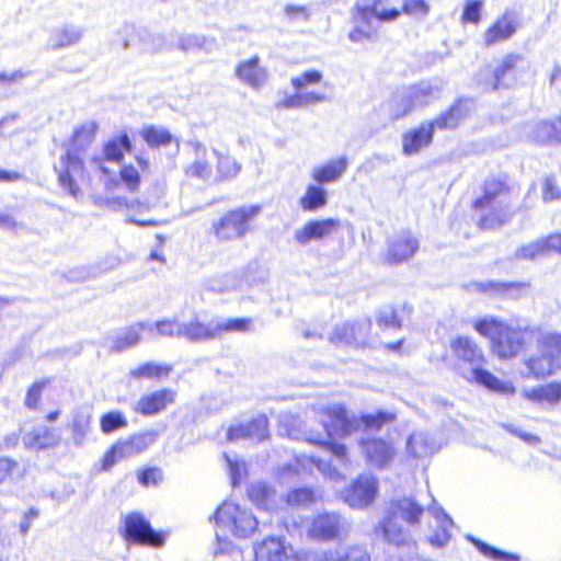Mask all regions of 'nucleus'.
<instances>
[{"label":"nucleus","instance_id":"obj_1","mask_svg":"<svg viewBox=\"0 0 561 561\" xmlns=\"http://www.w3.org/2000/svg\"><path fill=\"white\" fill-rule=\"evenodd\" d=\"M513 187L506 174H492L480 184V194L470 203L478 215L476 227L480 231H495L507 225L516 214L510 198Z\"/></svg>","mask_w":561,"mask_h":561},{"label":"nucleus","instance_id":"obj_2","mask_svg":"<svg viewBox=\"0 0 561 561\" xmlns=\"http://www.w3.org/2000/svg\"><path fill=\"white\" fill-rule=\"evenodd\" d=\"M472 328L489 342L490 352L500 360H508L522 354L527 346V337L539 331L535 327L513 325L497 317L477 319Z\"/></svg>","mask_w":561,"mask_h":561},{"label":"nucleus","instance_id":"obj_3","mask_svg":"<svg viewBox=\"0 0 561 561\" xmlns=\"http://www.w3.org/2000/svg\"><path fill=\"white\" fill-rule=\"evenodd\" d=\"M424 506L411 496L391 499L380 519L374 526V534L383 541L403 547L412 542L409 530L404 527L417 526L424 514Z\"/></svg>","mask_w":561,"mask_h":561},{"label":"nucleus","instance_id":"obj_4","mask_svg":"<svg viewBox=\"0 0 561 561\" xmlns=\"http://www.w3.org/2000/svg\"><path fill=\"white\" fill-rule=\"evenodd\" d=\"M457 368H469L472 379L485 389L502 396H514L516 388L484 368L486 356L479 343L469 335H457L449 343Z\"/></svg>","mask_w":561,"mask_h":561},{"label":"nucleus","instance_id":"obj_5","mask_svg":"<svg viewBox=\"0 0 561 561\" xmlns=\"http://www.w3.org/2000/svg\"><path fill=\"white\" fill-rule=\"evenodd\" d=\"M538 353L524 358L527 375L534 379H543L561 370V332L540 333L536 340Z\"/></svg>","mask_w":561,"mask_h":561},{"label":"nucleus","instance_id":"obj_6","mask_svg":"<svg viewBox=\"0 0 561 561\" xmlns=\"http://www.w3.org/2000/svg\"><path fill=\"white\" fill-rule=\"evenodd\" d=\"M350 530L345 515L339 511L322 510L309 518L306 536L317 543L341 542L347 538Z\"/></svg>","mask_w":561,"mask_h":561},{"label":"nucleus","instance_id":"obj_7","mask_svg":"<svg viewBox=\"0 0 561 561\" xmlns=\"http://www.w3.org/2000/svg\"><path fill=\"white\" fill-rule=\"evenodd\" d=\"M261 210V205L232 208L213 222L211 233L219 242L241 239L250 230L251 220Z\"/></svg>","mask_w":561,"mask_h":561},{"label":"nucleus","instance_id":"obj_8","mask_svg":"<svg viewBox=\"0 0 561 561\" xmlns=\"http://www.w3.org/2000/svg\"><path fill=\"white\" fill-rule=\"evenodd\" d=\"M55 172L60 187L72 196H78L82 192V187L91 181L84 158L73 150H65Z\"/></svg>","mask_w":561,"mask_h":561},{"label":"nucleus","instance_id":"obj_9","mask_svg":"<svg viewBox=\"0 0 561 561\" xmlns=\"http://www.w3.org/2000/svg\"><path fill=\"white\" fill-rule=\"evenodd\" d=\"M213 518L217 525L230 528L238 538H248L259 528V520L251 511L230 500L224 501L216 508Z\"/></svg>","mask_w":561,"mask_h":561},{"label":"nucleus","instance_id":"obj_10","mask_svg":"<svg viewBox=\"0 0 561 561\" xmlns=\"http://www.w3.org/2000/svg\"><path fill=\"white\" fill-rule=\"evenodd\" d=\"M119 534L126 542L139 546L161 548L165 543V534L154 530L139 512H130L124 516Z\"/></svg>","mask_w":561,"mask_h":561},{"label":"nucleus","instance_id":"obj_11","mask_svg":"<svg viewBox=\"0 0 561 561\" xmlns=\"http://www.w3.org/2000/svg\"><path fill=\"white\" fill-rule=\"evenodd\" d=\"M383 0H374L371 5L359 7L356 13L359 19L366 20L369 15H374L380 22H389L397 20L401 14L411 18H424L431 11V5L426 0H403L401 9L391 8L379 10Z\"/></svg>","mask_w":561,"mask_h":561},{"label":"nucleus","instance_id":"obj_12","mask_svg":"<svg viewBox=\"0 0 561 561\" xmlns=\"http://www.w3.org/2000/svg\"><path fill=\"white\" fill-rule=\"evenodd\" d=\"M419 249L417 237L409 229L401 230L387 239L381 260L388 265H400L410 261Z\"/></svg>","mask_w":561,"mask_h":561},{"label":"nucleus","instance_id":"obj_13","mask_svg":"<svg viewBox=\"0 0 561 561\" xmlns=\"http://www.w3.org/2000/svg\"><path fill=\"white\" fill-rule=\"evenodd\" d=\"M321 414L325 417L322 427L328 438L345 437L358 431L356 416L351 415L343 403L325 405L321 409Z\"/></svg>","mask_w":561,"mask_h":561},{"label":"nucleus","instance_id":"obj_14","mask_svg":"<svg viewBox=\"0 0 561 561\" xmlns=\"http://www.w3.org/2000/svg\"><path fill=\"white\" fill-rule=\"evenodd\" d=\"M378 494V481L374 477L358 476L343 492V501L351 508L364 510L370 506Z\"/></svg>","mask_w":561,"mask_h":561},{"label":"nucleus","instance_id":"obj_15","mask_svg":"<svg viewBox=\"0 0 561 561\" xmlns=\"http://www.w3.org/2000/svg\"><path fill=\"white\" fill-rule=\"evenodd\" d=\"M178 392L175 389L162 387L142 393L133 405V411L140 416H154L176 402Z\"/></svg>","mask_w":561,"mask_h":561},{"label":"nucleus","instance_id":"obj_16","mask_svg":"<svg viewBox=\"0 0 561 561\" xmlns=\"http://www.w3.org/2000/svg\"><path fill=\"white\" fill-rule=\"evenodd\" d=\"M525 58L518 53L506 54L501 62L493 69L489 79L484 80V85L490 91H499L510 88V81L516 79V73Z\"/></svg>","mask_w":561,"mask_h":561},{"label":"nucleus","instance_id":"obj_17","mask_svg":"<svg viewBox=\"0 0 561 561\" xmlns=\"http://www.w3.org/2000/svg\"><path fill=\"white\" fill-rule=\"evenodd\" d=\"M268 425V417L265 414H259L247 422L229 426L227 439L230 442L241 439L263 442L270 437Z\"/></svg>","mask_w":561,"mask_h":561},{"label":"nucleus","instance_id":"obj_18","mask_svg":"<svg viewBox=\"0 0 561 561\" xmlns=\"http://www.w3.org/2000/svg\"><path fill=\"white\" fill-rule=\"evenodd\" d=\"M473 107V98L459 96L448 106V108L436 116L433 122L440 130L457 128L461 122L471 115Z\"/></svg>","mask_w":561,"mask_h":561},{"label":"nucleus","instance_id":"obj_19","mask_svg":"<svg viewBox=\"0 0 561 561\" xmlns=\"http://www.w3.org/2000/svg\"><path fill=\"white\" fill-rule=\"evenodd\" d=\"M340 227L341 222L335 218L311 219L295 231L294 239L298 244L306 245L312 240H322L332 236Z\"/></svg>","mask_w":561,"mask_h":561},{"label":"nucleus","instance_id":"obj_20","mask_svg":"<svg viewBox=\"0 0 561 561\" xmlns=\"http://www.w3.org/2000/svg\"><path fill=\"white\" fill-rule=\"evenodd\" d=\"M288 550L284 538L266 536L253 545V561H287Z\"/></svg>","mask_w":561,"mask_h":561},{"label":"nucleus","instance_id":"obj_21","mask_svg":"<svg viewBox=\"0 0 561 561\" xmlns=\"http://www.w3.org/2000/svg\"><path fill=\"white\" fill-rule=\"evenodd\" d=\"M435 128H437L435 123L431 121L405 131L402 135V152L405 156H412L430 146Z\"/></svg>","mask_w":561,"mask_h":561},{"label":"nucleus","instance_id":"obj_22","mask_svg":"<svg viewBox=\"0 0 561 561\" xmlns=\"http://www.w3.org/2000/svg\"><path fill=\"white\" fill-rule=\"evenodd\" d=\"M518 22L515 13L506 11L499 16L484 32V45L490 47L511 38L517 31Z\"/></svg>","mask_w":561,"mask_h":561},{"label":"nucleus","instance_id":"obj_23","mask_svg":"<svg viewBox=\"0 0 561 561\" xmlns=\"http://www.w3.org/2000/svg\"><path fill=\"white\" fill-rule=\"evenodd\" d=\"M432 87L423 83L411 84L407 89V93L402 98V106L398 107L392 114L391 119L398 121L404 118L412 113L417 106H423L428 103V98L432 95Z\"/></svg>","mask_w":561,"mask_h":561},{"label":"nucleus","instance_id":"obj_24","mask_svg":"<svg viewBox=\"0 0 561 561\" xmlns=\"http://www.w3.org/2000/svg\"><path fill=\"white\" fill-rule=\"evenodd\" d=\"M365 457L378 467H385L393 460L396 449L391 442L381 437H370L360 440Z\"/></svg>","mask_w":561,"mask_h":561},{"label":"nucleus","instance_id":"obj_25","mask_svg":"<svg viewBox=\"0 0 561 561\" xmlns=\"http://www.w3.org/2000/svg\"><path fill=\"white\" fill-rule=\"evenodd\" d=\"M237 78L252 87L260 88L266 80L267 72L260 66V57L257 55L252 56L248 60L240 61L234 69Z\"/></svg>","mask_w":561,"mask_h":561},{"label":"nucleus","instance_id":"obj_26","mask_svg":"<svg viewBox=\"0 0 561 561\" xmlns=\"http://www.w3.org/2000/svg\"><path fill=\"white\" fill-rule=\"evenodd\" d=\"M523 256L535 259L547 254L561 255V231H553L538 240L523 247Z\"/></svg>","mask_w":561,"mask_h":561},{"label":"nucleus","instance_id":"obj_27","mask_svg":"<svg viewBox=\"0 0 561 561\" xmlns=\"http://www.w3.org/2000/svg\"><path fill=\"white\" fill-rule=\"evenodd\" d=\"M347 165L348 160L346 157L331 159L327 163L314 168L311 178L321 186L327 183H333L341 179Z\"/></svg>","mask_w":561,"mask_h":561},{"label":"nucleus","instance_id":"obj_28","mask_svg":"<svg viewBox=\"0 0 561 561\" xmlns=\"http://www.w3.org/2000/svg\"><path fill=\"white\" fill-rule=\"evenodd\" d=\"M522 396L530 402L556 405L561 401V382L550 381L523 391Z\"/></svg>","mask_w":561,"mask_h":561},{"label":"nucleus","instance_id":"obj_29","mask_svg":"<svg viewBox=\"0 0 561 561\" xmlns=\"http://www.w3.org/2000/svg\"><path fill=\"white\" fill-rule=\"evenodd\" d=\"M174 367L169 363H158L148 360L139 364L129 371V377L135 380H156L167 379L173 371Z\"/></svg>","mask_w":561,"mask_h":561},{"label":"nucleus","instance_id":"obj_30","mask_svg":"<svg viewBox=\"0 0 561 561\" xmlns=\"http://www.w3.org/2000/svg\"><path fill=\"white\" fill-rule=\"evenodd\" d=\"M23 443L27 449L42 450L56 446L59 443V437L55 428L43 426L30 431Z\"/></svg>","mask_w":561,"mask_h":561},{"label":"nucleus","instance_id":"obj_31","mask_svg":"<svg viewBox=\"0 0 561 561\" xmlns=\"http://www.w3.org/2000/svg\"><path fill=\"white\" fill-rule=\"evenodd\" d=\"M96 131L98 124L94 122L78 126L69 137L66 150H73L78 154H82L95 139Z\"/></svg>","mask_w":561,"mask_h":561},{"label":"nucleus","instance_id":"obj_32","mask_svg":"<svg viewBox=\"0 0 561 561\" xmlns=\"http://www.w3.org/2000/svg\"><path fill=\"white\" fill-rule=\"evenodd\" d=\"M360 324L357 321H345L336 324L329 335V341L337 346H358Z\"/></svg>","mask_w":561,"mask_h":561},{"label":"nucleus","instance_id":"obj_33","mask_svg":"<svg viewBox=\"0 0 561 561\" xmlns=\"http://www.w3.org/2000/svg\"><path fill=\"white\" fill-rule=\"evenodd\" d=\"M130 151L131 142L125 131L108 139L102 149L104 160L115 163H121L124 160L125 153Z\"/></svg>","mask_w":561,"mask_h":561},{"label":"nucleus","instance_id":"obj_34","mask_svg":"<svg viewBox=\"0 0 561 561\" xmlns=\"http://www.w3.org/2000/svg\"><path fill=\"white\" fill-rule=\"evenodd\" d=\"M299 207L306 213L317 211L328 204L327 191L319 184H309L299 197Z\"/></svg>","mask_w":561,"mask_h":561},{"label":"nucleus","instance_id":"obj_35","mask_svg":"<svg viewBox=\"0 0 561 561\" xmlns=\"http://www.w3.org/2000/svg\"><path fill=\"white\" fill-rule=\"evenodd\" d=\"M319 561H371L369 552L359 545H350L342 550H328Z\"/></svg>","mask_w":561,"mask_h":561},{"label":"nucleus","instance_id":"obj_36","mask_svg":"<svg viewBox=\"0 0 561 561\" xmlns=\"http://www.w3.org/2000/svg\"><path fill=\"white\" fill-rule=\"evenodd\" d=\"M180 333L192 342L214 340L217 337L216 325L211 327L203 323L198 319H194L184 324Z\"/></svg>","mask_w":561,"mask_h":561},{"label":"nucleus","instance_id":"obj_37","mask_svg":"<svg viewBox=\"0 0 561 561\" xmlns=\"http://www.w3.org/2000/svg\"><path fill=\"white\" fill-rule=\"evenodd\" d=\"M51 383V378L45 377L33 381L25 391L24 407L31 411H37L42 407L43 396Z\"/></svg>","mask_w":561,"mask_h":561},{"label":"nucleus","instance_id":"obj_38","mask_svg":"<svg viewBox=\"0 0 561 561\" xmlns=\"http://www.w3.org/2000/svg\"><path fill=\"white\" fill-rule=\"evenodd\" d=\"M358 421V430L363 426L364 430L379 431L386 424H390L396 421L397 415L390 411H377L375 413H363L356 416Z\"/></svg>","mask_w":561,"mask_h":561},{"label":"nucleus","instance_id":"obj_39","mask_svg":"<svg viewBox=\"0 0 561 561\" xmlns=\"http://www.w3.org/2000/svg\"><path fill=\"white\" fill-rule=\"evenodd\" d=\"M147 328L145 323H136L128 327L122 334L117 335L113 341V350L122 352L135 346L141 340V333Z\"/></svg>","mask_w":561,"mask_h":561},{"label":"nucleus","instance_id":"obj_40","mask_svg":"<svg viewBox=\"0 0 561 561\" xmlns=\"http://www.w3.org/2000/svg\"><path fill=\"white\" fill-rule=\"evenodd\" d=\"M325 100V96L318 92L300 93L286 95L280 100L276 106L277 108H297L309 104L320 103Z\"/></svg>","mask_w":561,"mask_h":561},{"label":"nucleus","instance_id":"obj_41","mask_svg":"<svg viewBox=\"0 0 561 561\" xmlns=\"http://www.w3.org/2000/svg\"><path fill=\"white\" fill-rule=\"evenodd\" d=\"M319 500L316 491L311 488L301 486L288 491L285 495V503L291 507H302L316 503Z\"/></svg>","mask_w":561,"mask_h":561},{"label":"nucleus","instance_id":"obj_42","mask_svg":"<svg viewBox=\"0 0 561 561\" xmlns=\"http://www.w3.org/2000/svg\"><path fill=\"white\" fill-rule=\"evenodd\" d=\"M405 306H393L389 310H383L378 313L376 322L379 328L400 330L403 327V313Z\"/></svg>","mask_w":561,"mask_h":561},{"label":"nucleus","instance_id":"obj_43","mask_svg":"<svg viewBox=\"0 0 561 561\" xmlns=\"http://www.w3.org/2000/svg\"><path fill=\"white\" fill-rule=\"evenodd\" d=\"M140 135L150 148L169 146L172 142V135L168 129L158 128L153 125L145 126Z\"/></svg>","mask_w":561,"mask_h":561},{"label":"nucleus","instance_id":"obj_44","mask_svg":"<svg viewBox=\"0 0 561 561\" xmlns=\"http://www.w3.org/2000/svg\"><path fill=\"white\" fill-rule=\"evenodd\" d=\"M540 141L546 145H561V114L539 125Z\"/></svg>","mask_w":561,"mask_h":561},{"label":"nucleus","instance_id":"obj_45","mask_svg":"<svg viewBox=\"0 0 561 561\" xmlns=\"http://www.w3.org/2000/svg\"><path fill=\"white\" fill-rule=\"evenodd\" d=\"M541 198L545 203L561 199V176L556 173H550L542 178Z\"/></svg>","mask_w":561,"mask_h":561},{"label":"nucleus","instance_id":"obj_46","mask_svg":"<svg viewBox=\"0 0 561 561\" xmlns=\"http://www.w3.org/2000/svg\"><path fill=\"white\" fill-rule=\"evenodd\" d=\"M128 424L122 411H108L100 416V430L103 434H111L126 427Z\"/></svg>","mask_w":561,"mask_h":561},{"label":"nucleus","instance_id":"obj_47","mask_svg":"<svg viewBox=\"0 0 561 561\" xmlns=\"http://www.w3.org/2000/svg\"><path fill=\"white\" fill-rule=\"evenodd\" d=\"M453 526V520L444 515L438 518V525L434 530L433 535L428 538V542L431 546L435 548H442L448 543L451 538L450 528Z\"/></svg>","mask_w":561,"mask_h":561},{"label":"nucleus","instance_id":"obj_48","mask_svg":"<svg viewBox=\"0 0 561 561\" xmlns=\"http://www.w3.org/2000/svg\"><path fill=\"white\" fill-rule=\"evenodd\" d=\"M251 329L252 318H233L216 324L217 337L234 332L244 333Z\"/></svg>","mask_w":561,"mask_h":561},{"label":"nucleus","instance_id":"obj_49","mask_svg":"<svg viewBox=\"0 0 561 561\" xmlns=\"http://www.w3.org/2000/svg\"><path fill=\"white\" fill-rule=\"evenodd\" d=\"M137 480L145 488L157 486L163 480V471L157 466H146L137 470Z\"/></svg>","mask_w":561,"mask_h":561},{"label":"nucleus","instance_id":"obj_50","mask_svg":"<svg viewBox=\"0 0 561 561\" xmlns=\"http://www.w3.org/2000/svg\"><path fill=\"white\" fill-rule=\"evenodd\" d=\"M472 542L479 552H481L483 556H485L486 558L492 559L494 561H517L518 560L517 556L501 551L497 548L492 547L479 539H473Z\"/></svg>","mask_w":561,"mask_h":561},{"label":"nucleus","instance_id":"obj_51","mask_svg":"<svg viewBox=\"0 0 561 561\" xmlns=\"http://www.w3.org/2000/svg\"><path fill=\"white\" fill-rule=\"evenodd\" d=\"M124 442L129 456L133 457L147 450L152 443V438L147 433H138L128 436Z\"/></svg>","mask_w":561,"mask_h":561},{"label":"nucleus","instance_id":"obj_52","mask_svg":"<svg viewBox=\"0 0 561 561\" xmlns=\"http://www.w3.org/2000/svg\"><path fill=\"white\" fill-rule=\"evenodd\" d=\"M482 0H470L463 5L460 22L462 24H479L481 21V12L483 9Z\"/></svg>","mask_w":561,"mask_h":561},{"label":"nucleus","instance_id":"obj_53","mask_svg":"<svg viewBox=\"0 0 561 561\" xmlns=\"http://www.w3.org/2000/svg\"><path fill=\"white\" fill-rule=\"evenodd\" d=\"M118 175L130 192H135L139 188L141 182L140 174L133 164L122 165Z\"/></svg>","mask_w":561,"mask_h":561},{"label":"nucleus","instance_id":"obj_54","mask_svg":"<svg viewBox=\"0 0 561 561\" xmlns=\"http://www.w3.org/2000/svg\"><path fill=\"white\" fill-rule=\"evenodd\" d=\"M322 80V73L319 70L310 69L301 75L291 79L290 83L293 88L300 92L306 89L308 85L317 84Z\"/></svg>","mask_w":561,"mask_h":561},{"label":"nucleus","instance_id":"obj_55","mask_svg":"<svg viewBox=\"0 0 561 561\" xmlns=\"http://www.w3.org/2000/svg\"><path fill=\"white\" fill-rule=\"evenodd\" d=\"M184 174L190 179L205 180L211 174V165L204 159H196L184 169Z\"/></svg>","mask_w":561,"mask_h":561},{"label":"nucleus","instance_id":"obj_56","mask_svg":"<svg viewBox=\"0 0 561 561\" xmlns=\"http://www.w3.org/2000/svg\"><path fill=\"white\" fill-rule=\"evenodd\" d=\"M332 438H329V439H323V438H318V439H312L311 443L316 446H319V447H322L327 450H329L330 453H332L336 458L343 460V461H346L347 460V448L344 444L342 443H336V442H333L331 440Z\"/></svg>","mask_w":561,"mask_h":561},{"label":"nucleus","instance_id":"obj_57","mask_svg":"<svg viewBox=\"0 0 561 561\" xmlns=\"http://www.w3.org/2000/svg\"><path fill=\"white\" fill-rule=\"evenodd\" d=\"M91 417L84 415H76L71 422L72 437L77 442H81L90 430Z\"/></svg>","mask_w":561,"mask_h":561},{"label":"nucleus","instance_id":"obj_58","mask_svg":"<svg viewBox=\"0 0 561 561\" xmlns=\"http://www.w3.org/2000/svg\"><path fill=\"white\" fill-rule=\"evenodd\" d=\"M374 36L375 31L373 28H363L360 26H355L348 33L350 41L355 44L371 41Z\"/></svg>","mask_w":561,"mask_h":561},{"label":"nucleus","instance_id":"obj_59","mask_svg":"<svg viewBox=\"0 0 561 561\" xmlns=\"http://www.w3.org/2000/svg\"><path fill=\"white\" fill-rule=\"evenodd\" d=\"M249 499L256 505H263L267 502L270 491L264 485H252L248 490Z\"/></svg>","mask_w":561,"mask_h":561},{"label":"nucleus","instance_id":"obj_60","mask_svg":"<svg viewBox=\"0 0 561 561\" xmlns=\"http://www.w3.org/2000/svg\"><path fill=\"white\" fill-rule=\"evenodd\" d=\"M18 469V462L7 457H0V484L10 479Z\"/></svg>","mask_w":561,"mask_h":561},{"label":"nucleus","instance_id":"obj_61","mask_svg":"<svg viewBox=\"0 0 561 561\" xmlns=\"http://www.w3.org/2000/svg\"><path fill=\"white\" fill-rule=\"evenodd\" d=\"M492 289L499 293L520 291L529 287L528 283L523 282H506L494 283L490 285Z\"/></svg>","mask_w":561,"mask_h":561},{"label":"nucleus","instance_id":"obj_62","mask_svg":"<svg viewBox=\"0 0 561 561\" xmlns=\"http://www.w3.org/2000/svg\"><path fill=\"white\" fill-rule=\"evenodd\" d=\"M121 461L116 454L113 451L112 447L104 453L101 462H100V470L101 471H108L116 462Z\"/></svg>","mask_w":561,"mask_h":561},{"label":"nucleus","instance_id":"obj_63","mask_svg":"<svg viewBox=\"0 0 561 561\" xmlns=\"http://www.w3.org/2000/svg\"><path fill=\"white\" fill-rule=\"evenodd\" d=\"M121 461L116 454L113 451L112 447L104 453L101 462H100V470L101 471H108L116 462Z\"/></svg>","mask_w":561,"mask_h":561},{"label":"nucleus","instance_id":"obj_64","mask_svg":"<svg viewBox=\"0 0 561 561\" xmlns=\"http://www.w3.org/2000/svg\"><path fill=\"white\" fill-rule=\"evenodd\" d=\"M23 174L19 171L0 169V183H12L23 179Z\"/></svg>","mask_w":561,"mask_h":561}]
</instances>
